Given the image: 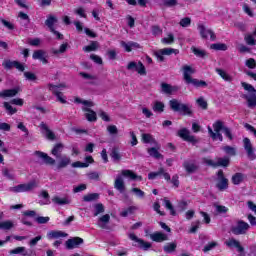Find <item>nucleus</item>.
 <instances>
[{
    "mask_svg": "<svg viewBox=\"0 0 256 256\" xmlns=\"http://www.w3.org/2000/svg\"><path fill=\"white\" fill-rule=\"evenodd\" d=\"M135 211H137V207L135 206H130L127 209H124L121 213L120 216L121 217H128L129 215H133V213H135Z\"/></svg>",
    "mask_w": 256,
    "mask_h": 256,
    "instance_id": "37998d69",
    "label": "nucleus"
},
{
    "mask_svg": "<svg viewBox=\"0 0 256 256\" xmlns=\"http://www.w3.org/2000/svg\"><path fill=\"white\" fill-rule=\"evenodd\" d=\"M33 59H39L44 65H47L49 61L47 60V52L44 50H36L32 55Z\"/></svg>",
    "mask_w": 256,
    "mask_h": 256,
    "instance_id": "412c9836",
    "label": "nucleus"
},
{
    "mask_svg": "<svg viewBox=\"0 0 256 256\" xmlns=\"http://www.w3.org/2000/svg\"><path fill=\"white\" fill-rule=\"evenodd\" d=\"M165 253H175L177 251V242H169L163 247Z\"/></svg>",
    "mask_w": 256,
    "mask_h": 256,
    "instance_id": "c9c22d12",
    "label": "nucleus"
},
{
    "mask_svg": "<svg viewBox=\"0 0 256 256\" xmlns=\"http://www.w3.org/2000/svg\"><path fill=\"white\" fill-rule=\"evenodd\" d=\"M162 93H165L166 95H173V93H177L179 91L178 86H172L167 83L161 84Z\"/></svg>",
    "mask_w": 256,
    "mask_h": 256,
    "instance_id": "5701e85b",
    "label": "nucleus"
},
{
    "mask_svg": "<svg viewBox=\"0 0 256 256\" xmlns=\"http://www.w3.org/2000/svg\"><path fill=\"white\" fill-rule=\"evenodd\" d=\"M34 155H36V157H38L39 159H42L45 165H55V163H57V161L51 156H48L47 153L36 151Z\"/></svg>",
    "mask_w": 256,
    "mask_h": 256,
    "instance_id": "f8f14e48",
    "label": "nucleus"
},
{
    "mask_svg": "<svg viewBox=\"0 0 256 256\" xmlns=\"http://www.w3.org/2000/svg\"><path fill=\"white\" fill-rule=\"evenodd\" d=\"M227 247H235L237 249L238 253H240L238 256H245V248L241 246V242H239L235 238H230L228 241H226Z\"/></svg>",
    "mask_w": 256,
    "mask_h": 256,
    "instance_id": "9b49d317",
    "label": "nucleus"
},
{
    "mask_svg": "<svg viewBox=\"0 0 256 256\" xmlns=\"http://www.w3.org/2000/svg\"><path fill=\"white\" fill-rule=\"evenodd\" d=\"M79 245H83V238L74 237L66 241V249H76Z\"/></svg>",
    "mask_w": 256,
    "mask_h": 256,
    "instance_id": "dca6fc26",
    "label": "nucleus"
},
{
    "mask_svg": "<svg viewBox=\"0 0 256 256\" xmlns=\"http://www.w3.org/2000/svg\"><path fill=\"white\" fill-rule=\"evenodd\" d=\"M198 29L203 39H207V36L210 35V39L215 41V33H213L211 30H207L204 25H199Z\"/></svg>",
    "mask_w": 256,
    "mask_h": 256,
    "instance_id": "c85d7f7f",
    "label": "nucleus"
},
{
    "mask_svg": "<svg viewBox=\"0 0 256 256\" xmlns=\"http://www.w3.org/2000/svg\"><path fill=\"white\" fill-rule=\"evenodd\" d=\"M211 49H215L216 51H227V45L216 43L211 45Z\"/></svg>",
    "mask_w": 256,
    "mask_h": 256,
    "instance_id": "13d9d810",
    "label": "nucleus"
},
{
    "mask_svg": "<svg viewBox=\"0 0 256 256\" xmlns=\"http://www.w3.org/2000/svg\"><path fill=\"white\" fill-rule=\"evenodd\" d=\"M243 99H246L249 109H255L256 107V94H244Z\"/></svg>",
    "mask_w": 256,
    "mask_h": 256,
    "instance_id": "393cba45",
    "label": "nucleus"
},
{
    "mask_svg": "<svg viewBox=\"0 0 256 256\" xmlns=\"http://www.w3.org/2000/svg\"><path fill=\"white\" fill-rule=\"evenodd\" d=\"M128 237L129 239H131V241H134L135 243H137L135 244V247H140V249H144V251H148V249H151V243L146 242L143 239H140L134 233H130Z\"/></svg>",
    "mask_w": 256,
    "mask_h": 256,
    "instance_id": "0eeeda50",
    "label": "nucleus"
},
{
    "mask_svg": "<svg viewBox=\"0 0 256 256\" xmlns=\"http://www.w3.org/2000/svg\"><path fill=\"white\" fill-rule=\"evenodd\" d=\"M67 47H69V44L64 43V44L60 45V48L58 50L57 49H53L52 53L54 55H59V53H65V51H67Z\"/></svg>",
    "mask_w": 256,
    "mask_h": 256,
    "instance_id": "6e6d98bb",
    "label": "nucleus"
},
{
    "mask_svg": "<svg viewBox=\"0 0 256 256\" xmlns=\"http://www.w3.org/2000/svg\"><path fill=\"white\" fill-rule=\"evenodd\" d=\"M52 201L56 205H69V203H71V200H69V198H61L59 196H55L54 198H52Z\"/></svg>",
    "mask_w": 256,
    "mask_h": 256,
    "instance_id": "4c0bfd02",
    "label": "nucleus"
},
{
    "mask_svg": "<svg viewBox=\"0 0 256 256\" xmlns=\"http://www.w3.org/2000/svg\"><path fill=\"white\" fill-rule=\"evenodd\" d=\"M132 193L139 197V199H143L145 197V192L139 188H132Z\"/></svg>",
    "mask_w": 256,
    "mask_h": 256,
    "instance_id": "052dcab7",
    "label": "nucleus"
},
{
    "mask_svg": "<svg viewBox=\"0 0 256 256\" xmlns=\"http://www.w3.org/2000/svg\"><path fill=\"white\" fill-rule=\"evenodd\" d=\"M2 175L3 177H6V179H9L10 181H13V179H15V174L11 170H9V168H3Z\"/></svg>",
    "mask_w": 256,
    "mask_h": 256,
    "instance_id": "09e8293b",
    "label": "nucleus"
},
{
    "mask_svg": "<svg viewBox=\"0 0 256 256\" xmlns=\"http://www.w3.org/2000/svg\"><path fill=\"white\" fill-rule=\"evenodd\" d=\"M69 234L61 230H52L47 233L48 239H61L62 237H68Z\"/></svg>",
    "mask_w": 256,
    "mask_h": 256,
    "instance_id": "a878e982",
    "label": "nucleus"
},
{
    "mask_svg": "<svg viewBox=\"0 0 256 256\" xmlns=\"http://www.w3.org/2000/svg\"><path fill=\"white\" fill-rule=\"evenodd\" d=\"M17 93H21V87L17 86L13 89H6L0 92L1 99H7V97H15Z\"/></svg>",
    "mask_w": 256,
    "mask_h": 256,
    "instance_id": "4468645a",
    "label": "nucleus"
},
{
    "mask_svg": "<svg viewBox=\"0 0 256 256\" xmlns=\"http://www.w3.org/2000/svg\"><path fill=\"white\" fill-rule=\"evenodd\" d=\"M196 103L200 109H203L204 111H207L209 104L207 103V100H205L204 97H199L196 99Z\"/></svg>",
    "mask_w": 256,
    "mask_h": 256,
    "instance_id": "79ce46f5",
    "label": "nucleus"
},
{
    "mask_svg": "<svg viewBox=\"0 0 256 256\" xmlns=\"http://www.w3.org/2000/svg\"><path fill=\"white\" fill-rule=\"evenodd\" d=\"M13 227H15V224L11 220L0 222V229H3L4 231H11Z\"/></svg>",
    "mask_w": 256,
    "mask_h": 256,
    "instance_id": "58836bf2",
    "label": "nucleus"
},
{
    "mask_svg": "<svg viewBox=\"0 0 256 256\" xmlns=\"http://www.w3.org/2000/svg\"><path fill=\"white\" fill-rule=\"evenodd\" d=\"M249 228V223L243 220H239L231 227V231L233 235H246L247 231H249Z\"/></svg>",
    "mask_w": 256,
    "mask_h": 256,
    "instance_id": "20e7f679",
    "label": "nucleus"
},
{
    "mask_svg": "<svg viewBox=\"0 0 256 256\" xmlns=\"http://www.w3.org/2000/svg\"><path fill=\"white\" fill-rule=\"evenodd\" d=\"M183 167L187 173H195L199 169V166L193 162H184Z\"/></svg>",
    "mask_w": 256,
    "mask_h": 256,
    "instance_id": "72a5a7b5",
    "label": "nucleus"
},
{
    "mask_svg": "<svg viewBox=\"0 0 256 256\" xmlns=\"http://www.w3.org/2000/svg\"><path fill=\"white\" fill-rule=\"evenodd\" d=\"M163 30L159 26H152V34L157 37L159 35H162Z\"/></svg>",
    "mask_w": 256,
    "mask_h": 256,
    "instance_id": "338daca9",
    "label": "nucleus"
},
{
    "mask_svg": "<svg viewBox=\"0 0 256 256\" xmlns=\"http://www.w3.org/2000/svg\"><path fill=\"white\" fill-rule=\"evenodd\" d=\"M82 111L85 112V117L87 121H90V122L97 121V113L91 110V108L82 107Z\"/></svg>",
    "mask_w": 256,
    "mask_h": 256,
    "instance_id": "c756f323",
    "label": "nucleus"
},
{
    "mask_svg": "<svg viewBox=\"0 0 256 256\" xmlns=\"http://www.w3.org/2000/svg\"><path fill=\"white\" fill-rule=\"evenodd\" d=\"M143 143H157L151 134H142Z\"/></svg>",
    "mask_w": 256,
    "mask_h": 256,
    "instance_id": "864d4df0",
    "label": "nucleus"
},
{
    "mask_svg": "<svg viewBox=\"0 0 256 256\" xmlns=\"http://www.w3.org/2000/svg\"><path fill=\"white\" fill-rule=\"evenodd\" d=\"M150 239L155 243H163V241H169V236L163 232H154L150 234Z\"/></svg>",
    "mask_w": 256,
    "mask_h": 256,
    "instance_id": "2eb2a0df",
    "label": "nucleus"
},
{
    "mask_svg": "<svg viewBox=\"0 0 256 256\" xmlns=\"http://www.w3.org/2000/svg\"><path fill=\"white\" fill-rule=\"evenodd\" d=\"M63 149H65V145L63 143H57L51 150V154L56 157V159H61V153H63Z\"/></svg>",
    "mask_w": 256,
    "mask_h": 256,
    "instance_id": "b1692460",
    "label": "nucleus"
},
{
    "mask_svg": "<svg viewBox=\"0 0 256 256\" xmlns=\"http://www.w3.org/2000/svg\"><path fill=\"white\" fill-rule=\"evenodd\" d=\"M110 157L113 161H121V154L119 153V149L113 148L110 153Z\"/></svg>",
    "mask_w": 256,
    "mask_h": 256,
    "instance_id": "8fccbe9b",
    "label": "nucleus"
},
{
    "mask_svg": "<svg viewBox=\"0 0 256 256\" xmlns=\"http://www.w3.org/2000/svg\"><path fill=\"white\" fill-rule=\"evenodd\" d=\"M2 65H3L4 69H13V67H15V61L4 60Z\"/></svg>",
    "mask_w": 256,
    "mask_h": 256,
    "instance_id": "69168bd1",
    "label": "nucleus"
},
{
    "mask_svg": "<svg viewBox=\"0 0 256 256\" xmlns=\"http://www.w3.org/2000/svg\"><path fill=\"white\" fill-rule=\"evenodd\" d=\"M59 23V19L55 15H48L47 19L45 20V25L48 27L49 31L55 30V25Z\"/></svg>",
    "mask_w": 256,
    "mask_h": 256,
    "instance_id": "aec40b11",
    "label": "nucleus"
},
{
    "mask_svg": "<svg viewBox=\"0 0 256 256\" xmlns=\"http://www.w3.org/2000/svg\"><path fill=\"white\" fill-rule=\"evenodd\" d=\"M126 69L128 71H136L139 75H147V70L145 69V65H143V62H129Z\"/></svg>",
    "mask_w": 256,
    "mask_h": 256,
    "instance_id": "423d86ee",
    "label": "nucleus"
},
{
    "mask_svg": "<svg viewBox=\"0 0 256 256\" xmlns=\"http://www.w3.org/2000/svg\"><path fill=\"white\" fill-rule=\"evenodd\" d=\"M164 55H173V53H179V50H175L173 48H164L160 50Z\"/></svg>",
    "mask_w": 256,
    "mask_h": 256,
    "instance_id": "0e129e2a",
    "label": "nucleus"
},
{
    "mask_svg": "<svg viewBox=\"0 0 256 256\" xmlns=\"http://www.w3.org/2000/svg\"><path fill=\"white\" fill-rule=\"evenodd\" d=\"M208 133L213 141H217V139L223 141V135L221 134V132H214L211 126H208Z\"/></svg>",
    "mask_w": 256,
    "mask_h": 256,
    "instance_id": "e433bc0d",
    "label": "nucleus"
},
{
    "mask_svg": "<svg viewBox=\"0 0 256 256\" xmlns=\"http://www.w3.org/2000/svg\"><path fill=\"white\" fill-rule=\"evenodd\" d=\"M48 87H49V91H51L53 93V95H55L57 97V100L60 103H67V100H65V98H63V93L59 92V86L49 84Z\"/></svg>",
    "mask_w": 256,
    "mask_h": 256,
    "instance_id": "a211bd4d",
    "label": "nucleus"
},
{
    "mask_svg": "<svg viewBox=\"0 0 256 256\" xmlns=\"http://www.w3.org/2000/svg\"><path fill=\"white\" fill-rule=\"evenodd\" d=\"M152 109L155 113H163L165 111V104L163 102L156 101L154 102Z\"/></svg>",
    "mask_w": 256,
    "mask_h": 256,
    "instance_id": "ea45409f",
    "label": "nucleus"
},
{
    "mask_svg": "<svg viewBox=\"0 0 256 256\" xmlns=\"http://www.w3.org/2000/svg\"><path fill=\"white\" fill-rule=\"evenodd\" d=\"M245 65H246V67H248V69H255L256 61L253 58H249L248 60H246Z\"/></svg>",
    "mask_w": 256,
    "mask_h": 256,
    "instance_id": "680f3d73",
    "label": "nucleus"
},
{
    "mask_svg": "<svg viewBox=\"0 0 256 256\" xmlns=\"http://www.w3.org/2000/svg\"><path fill=\"white\" fill-rule=\"evenodd\" d=\"M92 213L94 217H98V215L105 213V206L102 203L94 204Z\"/></svg>",
    "mask_w": 256,
    "mask_h": 256,
    "instance_id": "2f4dec72",
    "label": "nucleus"
},
{
    "mask_svg": "<svg viewBox=\"0 0 256 256\" xmlns=\"http://www.w3.org/2000/svg\"><path fill=\"white\" fill-rule=\"evenodd\" d=\"M148 153L150 157H154V159H163V155L159 153V151L156 148H149Z\"/></svg>",
    "mask_w": 256,
    "mask_h": 256,
    "instance_id": "a18cd8bd",
    "label": "nucleus"
},
{
    "mask_svg": "<svg viewBox=\"0 0 256 256\" xmlns=\"http://www.w3.org/2000/svg\"><path fill=\"white\" fill-rule=\"evenodd\" d=\"M216 73L224 80L227 81L228 83H231L233 81V76L229 75L227 71L221 69V68H216Z\"/></svg>",
    "mask_w": 256,
    "mask_h": 256,
    "instance_id": "473e14b6",
    "label": "nucleus"
},
{
    "mask_svg": "<svg viewBox=\"0 0 256 256\" xmlns=\"http://www.w3.org/2000/svg\"><path fill=\"white\" fill-rule=\"evenodd\" d=\"M97 49H99V42H92L90 45L85 46L83 48V51L89 53L91 51H97Z\"/></svg>",
    "mask_w": 256,
    "mask_h": 256,
    "instance_id": "de8ad7c7",
    "label": "nucleus"
},
{
    "mask_svg": "<svg viewBox=\"0 0 256 256\" xmlns=\"http://www.w3.org/2000/svg\"><path fill=\"white\" fill-rule=\"evenodd\" d=\"M242 87L245 89V91H248L249 95L256 94V89L251 84H247L246 82H242Z\"/></svg>",
    "mask_w": 256,
    "mask_h": 256,
    "instance_id": "603ef678",
    "label": "nucleus"
},
{
    "mask_svg": "<svg viewBox=\"0 0 256 256\" xmlns=\"http://www.w3.org/2000/svg\"><path fill=\"white\" fill-rule=\"evenodd\" d=\"M192 50V53H194V55H196V57H207V52L205 50H201L199 48H195V47H192L191 48Z\"/></svg>",
    "mask_w": 256,
    "mask_h": 256,
    "instance_id": "3c124183",
    "label": "nucleus"
},
{
    "mask_svg": "<svg viewBox=\"0 0 256 256\" xmlns=\"http://www.w3.org/2000/svg\"><path fill=\"white\" fill-rule=\"evenodd\" d=\"M163 201H164V207H166V209L170 211V214L173 216L177 215V213L175 212V208H173V204H171V201L167 198H164Z\"/></svg>",
    "mask_w": 256,
    "mask_h": 256,
    "instance_id": "c03bdc74",
    "label": "nucleus"
},
{
    "mask_svg": "<svg viewBox=\"0 0 256 256\" xmlns=\"http://www.w3.org/2000/svg\"><path fill=\"white\" fill-rule=\"evenodd\" d=\"M40 127L43 131H45V137H47L50 141H55V133L49 129V126L44 122H41Z\"/></svg>",
    "mask_w": 256,
    "mask_h": 256,
    "instance_id": "7c9ffc66",
    "label": "nucleus"
},
{
    "mask_svg": "<svg viewBox=\"0 0 256 256\" xmlns=\"http://www.w3.org/2000/svg\"><path fill=\"white\" fill-rule=\"evenodd\" d=\"M218 176V183L216 187L219 189V191H225L227 187H229V180L225 178V175L223 174V170H219L217 173Z\"/></svg>",
    "mask_w": 256,
    "mask_h": 256,
    "instance_id": "1a4fd4ad",
    "label": "nucleus"
},
{
    "mask_svg": "<svg viewBox=\"0 0 256 256\" xmlns=\"http://www.w3.org/2000/svg\"><path fill=\"white\" fill-rule=\"evenodd\" d=\"M182 71H183V79L185 83H187V85H194V87H207V82L191 77V75L195 73V70L193 69V67L189 65H184L182 67Z\"/></svg>",
    "mask_w": 256,
    "mask_h": 256,
    "instance_id": "f03ea898",
    "label": "nucleus"
},
{
    "mask_svg": "<svg viewBox=\"0 0 256 256\" xmlns=\"http://www.w3.org/2000/svg\"><path fill=\"white\" fill-rule=\"evenodd\" d=\"M99 199V193H91L83 196V201L91 203V201H97Z\"/></svg>",
    "mask_w": 256,
    "mask_h": 256,
    "instance_id": "a19ab883",
    "label": "nucleus"
},
{
    "mask_svg": "<svg viewBox=\"0 0 256 256\" xmlns=\"http://www.w3.org/2000/svg\"><path fill=\"white\" fill-rule=\"evenodd\" d=\"M244 41L247 43V45H256V40L253 37V34H246Z\"/></svg>",
    "mask_w": 256,
    "mask_h": 256,
    "instance_id": "4d7b16f0",
    "label": "nucleus"
},
{
    "mask_svg": "<svg viewBox=\"0 0 256 256\" xmlns=\"http://www.w3.org/2000/svg\"><path fill=\"white\" fill-rule=\"evenodd\" d=\"M223 151H225V153H227V155H232L234 156L235 155V148L234 147H231V146H225L223 147Z\"/></svg>",
    "mask_w": 256,
    "mask_h": 256,
    "instance_id": "774afa93",
    "label": "nucleus"
},
{
    "mask_svg": "<svg viewBox=\"0 0 256 256\" xmlns=\"http://www.w3.org/2000/svg\"><path fill=\"white\" fill-rule=\"evenodd\" d=\"M121 47H123V49H125V51H127V53H131V51H133V49H139V47H141L139 45V43L137 42H125V41H121L120 42Z\"/></svg>",
    "mask_w": 256,
    "mask_h": 256,
    "instance_id": "bb28decb",
    "label": "nucleus"
},
{
    "mask_svg": "<svg viewBox=\"0 0 256 256\" xmlns=\"http://www.w3.org/2000/svg\"><path fill=\"white\" fill-rule=\"evenodd\" d=\"M179 25L181 27H189V25H191V18L189 17L182 18L179 22Z\"/></svg>",
    "mask_w": 256,
    "mask_h": 256,
    "instance_id": "e2e57ef3",
    "label": "nucleus"
},
{
    "mask_svg": "<svg viewBox=\"0 0 256 256\" xmlns=\"http://www.w3.org/2000/svg\"><path fill=\"white\" fill-rule=\"evenodd\" d=\"M162 173H164V169L160 168L158 170V172H151L148 174V179L153 180L156 179L157 177H159V175H161Z\"/></svg>",
    "mask_w": 256,
    "mask_h": 256,
    "instance_id": "bf43d9fd",
    "label": "nucleus"
},
{
    "mask_svg": "<svg viewBox=\"0 0 256 256\" xmlns=\"http://www.w3.org/2000/svg\"><path fill=\"white\" fill-rule=\"evenodd\" d=\"M114 189L119 191V193H125V191H127V187L125 186V180H123V177H116L114 181Z\"/></svg>",
    "mask_w": 256,
    "mask_h": 256,
    "instance_id": "f3484780",
    "label": "nucleus"
},
{
    "mask_svg": "<svg viewBox=\"0 0 256 256\" xmlns=\"http://www.w3.org/2000/svg\"><path fill=\"white\" fill-rule=\"evenodd\" d=\"M203 163L208 165L209 167H228L229 166V158H217L216 161L211 160L209 158H203Z\"/></svg>",
    "mask_w": 256,
    "mask_h": 256,
    "instance_id": "39448f33",
    "label": "nucleus"
},
{
    "mask_svg": "<svg viewBox=\"0 0 256 256\" xmlns=\"http://www.w3.org/2000/svg\"><path fill=\"white\" fill-rule=\"evenodd\" d=\"M169 107L175 113H180L181 115L193 117V106L191 104L182 103L178 99H171L169 101Z\"/></svg>",
    "mask_w": 256,
    "mask_h": 256,
    "instance_id": "f257e3e1",
    "label": "nucleus"
},
{
    "mask_svg": "<svg viewBox=\"0 0 256 256\" xmlns=\"http://www.w3.org/2000/svg\"><path fill=\"white\" fill-rule=\"evenodd\" d=\"M243 181H245V174L243 173H236L232 176L233 185H241Z\"/></svg>",
    "mask_w": 256,
    "mask_h": 256,
    "instance_id": "f704fd0d",
    "label": "nucleus"
},
{
    "mask_svg": "<svg viewBox=\"0 0 256 256\" xmlns=\"http://www.w3.org/2000/svg\"><path fill=\"white\" fill-rule=\"evenodd\" d=\"M213 129H214L215 133H219V132L223 131V129H225V125H224L223 121L217 120L213 124Z\"/></svg>",
    "mask_w": 256,
    "mask_h": 256,
    "instance_id": "49530a36",
    "label": "nucleus"
},
{
    "mask_svg": "<svg viewBox=\"0 0 256 256\" xmlns=\"http://www.w3.org/2000/svg\"><path fill=\"white\" fill-rule=\"evenodd\" d=\"M111 221V216L109 214H105L98 218L97 225L100 229H109V222Z\"/></svg>",
    "mask_w": 256,
    "mask_h": 256,
    "instance_id": "6ab92c4d",
    "label": "nucleus"
},
{
    "mask_svg": "<svg viewBox=\"0 0 256 256\" xmlns=\"http://www.w3.org/2000/svg\"><path fill=\"white\" fill-rule=\"evenodd\" d=\"M243 144H244V149L247 153L248 159H250V161H254L256 157H255V151L253 150V144H251V140L249 138H244Z\"/></svg>",
    "mask_w": 256,
    "mask_h": 256,
    "instance_id": "9d476101",
    "label": "nucleus"
},
{
    "mask_svg": "<svg viewBox=\"0 0 256 256\" xmlns=\"http://www.w3.org/2000/svg\"><path fill=\"white\" fill-rule=\"evenodd\" d=\"M178 137H181L184 141H188L189 143H197V139L195 136L191 135V132L187 130V128H182L177 132Z\"/></svg>",
    "mask_w": 256,
    "mask_h": 256,
    "instance_id": "6e6552de",
    "label": "nucleus"
},
{
    "mask_svg": "<svg viewBox=\"0 0 256 256\" xmlns=\"http://www.w3.org/2000/svg\"><path fill=\"white\" fill-rule=\"evenodd\" d=\"M7 113H9V115H15V113H17V108H13V106H11V104H9V102H4L3 103Z\"/></svg>",
    "mask_w": 256,
    "mask_h": 256,
    "instance_id": "5fc2aeb1",
    "label": "nucleus"
},
{
    "mask_svg": "<svg viewBox=\"0 0 256 256\" xmlns=\"http://www.w3.org/2000/svg\"><path fill=\"white\" fill-rule=\"evenodd\" d=\"M38 186L39 182H37V180H32L26 184H19L12 187L10 188V191H12V193H27L33 191V189H37Z\"/></svg>",
    "mask_w": 256,
    "mask_h": 256,
    "instance_id": "7ed1b4c3",
    "label": "nucleus"
},
{
    "mask_svg": "<svg viewBox=\"0 0 256 256\" xmlns=\"http://www.w3.org/2000/svg\"><path fill=\"white\" fill-rule=\"evenodd\" d=\"M121 175H122V177H127L128 179H131L132 181H135L136 179H138V181H143V177L138 176L132 170H122Z\"/></svg>",
    "mask_w": 256,
    "mask_h": 256,
    "instance_id": "cd10ccee",
    "label": "nucleus"
},
{
    "mask_svg": "<svg viewBox=\"0 0 256 256\" xmlns=\"http://www.w3.org/2000/svg\"><path fill=\"white\" fill-rule=\"evenodd\" d=\"M9 253H10V255L31 256L33 254V251L30 250V252H29V251H27V249L25 247L21 246V247H16V248L10 250Z\"/></svg>",
    "mask_w": 256,
    "mask_h": 256,
    "instance_id": "4be33fe9",
    "label": "nucleus"
},
{
    "mask_svg": "<svg viewBox=\"0 0 256 256\" xmlns=\"http://www.w3.org/2000/svg\"><path fill=\"white\" fill-rule=\"evenodd\" d=\"M58 159V164L56 165V170L61 171V169H65V167H69L71 165V157L67 155L60 156Z\"/></svg>",
    "mask_w": 256,
    "mask_h": 256,
    "instance_id": "ddd939ff",
    "label": "nucleus"
}]
</instances>
